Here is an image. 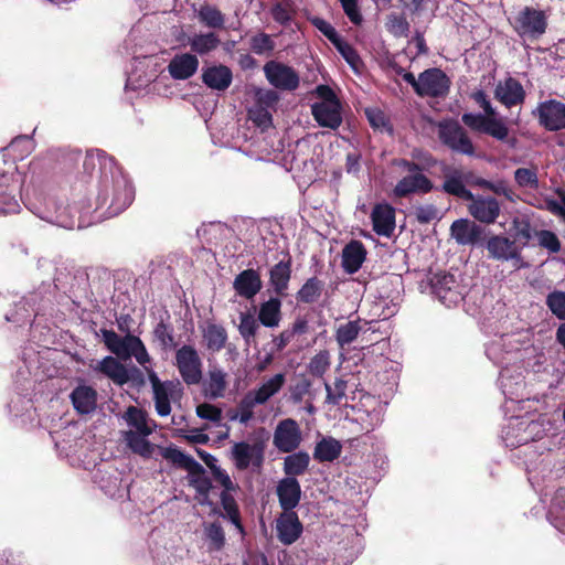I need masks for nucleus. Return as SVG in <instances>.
<instances>
[{
	"mask_svg": "<svg viewBox=\"0 0 565 565\" xmlns=\"http://www.w3.org/2000/svg\"><path fill=\"white\" fill-rule=\"evenodd\" d=\"M96 163L100 167L96 209L107 206V215L116 216L132 203L134 186L128 177L116 167L114 158L108 157L104 151L87 152L83 160V168L90 173Z\"/></svg>",
	"mask_w": 565,
	"mask_h": 565,
	"instance_id": "obj_1",
	"label": "nucleus"
},
{
	"mask_svg": "<svg viewBox=\"0 0 565 565\" xmlns=\"http://www.w3.org/2000/svg\"><path fill=\"white\" fill-rule=\"evenodd\" d=\"M444 182L440 190L451 196L468 202V213L479 223L494 224L500 216L501 205L493 196L473 194L467 189L468 182L461 169L445 164L441 169Z\"/></svg>",
	"mask_w": 565,
	"mask_h": 565,
	"instance_id": "obj_2",
	"label": "nucleus"
},
{
	"mask_svg": "<svg viewBox=\"0 0 565 565\" xmlns=\"http://www.w3.org/2000/svg\"><path fill=\"white\" fill-rule=\"evenodd\" d=\"M161 456L178 468L188 471L189 486L195 490L200 504H213L210 500V493L213 489L212 479L206 475V470L200 462L175 446L163 448Z\"/></svg>",
	"mask_w": 565,
	"mask_h": 565,
	"instance_id": "obj_3",
	"label": "nucleus"
},
{
	"mask_svg": "<svg viewBox=\"0 0 565 565\" xmlns=\"http://www.w3.org/2000/svg\"><path fill=\"white\" fill-rule=\"evenodd\" d=\"M462 122L471 130L486 134L495 140L507 142L514 147L516 138L509 139V127L502 118H497L487 114L466 113L461 117Z\"/></svg>",
	"mask_w": 565,
	"mask_h": 565,
	"instance_id": "obj_4",
	"label": "nucleus"
},
{
	"mask_svg": "<svg viewBox=\"0 0 565 565\" xmlns=\"http://www.w3.org/2000/svg\"><path fill=\"white\" fill-rule=\"evenodd\" d=\"M438 138L451 151L466 156L475 154V146L467 131L457 120L449 119L438 125Z\"/></svg>",
	"mask_w": 565,
	"mask_h": 565,
	"instance_id": "obj_5",
	"label": "nucleus"
},
{
	"mask_svg": "<svg viewBox=\"0 0 565 565\" xmlns=\"http://www.w3.org/2000/svg\"><path fill=\"white\" fill-rule=\"evenodd\" d=\"M547 14L533 7H524L514 17L513 29L521 38L536 40L547 29Z\"/></svg>",
	"mask_w": 565,
	"mask_h": 565,
	"instance_id": "obj_6",
	"label": "nucleus"
},
{
	"mask_svg": "<svg viewBox=\"0 0 565 565\" xmlns=\"http://www.w3.org/2000/svg\"><path fill=\"white\" fill-rule=\"evenodd\" d=\"M175 366L186 385H198L202 381V360L192 345L184 344L175 352Z\"/></svg>",
	"mask_w": 565,
	"mask_h": 565,
	"instance_id": "obj_7",
	"label": "nucleus"
},
{
	"mask_svg": "<svg viewBox=\"0 0 565 565\" xmlns=\"http://www.w3.org/2000/svg\"><path fill=\"white\" fill-rule=\"evenodd\" d=\"M488 257L499 262L512 260L515 269L526 267L522 256V247L504 235H492L486 242Z\"/></svg>",
	"mask_w": 565,
	"mask_h": 565,
	"instance_id": "obj_8",
	"label": "nucleus"
},
{
	"mask_svg": "<svg viewBox=\"0 0 565 565\" xmlns=\"http://www.w3.org/2000/svg\"><path fill=\"white\" fill-rule=\"evenodd\" d=\"M431 291L447 307L457 305L463 296V286L450 273H437L430 278Z\"/></svg>",
	"mask_w": 565,
	"mask_h": 565,
	"instance_id": "obj_9",
	"label": "nucleus"
},
{
	"mask_svg": "<svg viewBox=\"0 0 565 565\" xmlns=\"http://www.w3.org/2000/svg\"><path fill=\"white\" fill-rule=\"evenodd\" d=\"M263 70L266 79L276 89L294 92L299 87V74L291 66L271 60L264 65Z\"/></svg>",
	"mask_w": 565,
	"mask_h": 565,
	"instance_id": "obj_10",
	"label": "nucleus"
},
{
	"mask_svg": "<svg viewBox=\"0 0 565 565\" xmlns=\"http://www.w3.org/2000/svg\"><path fill=\"white\" fill-rule=\"evenodd\" d=\"M450 78L437 67L427 68L419 74V87L416 94L420 97L443 98L450 90Z\"/></svg>",
	"mask_w": 565,
	"mask_h": 565,
	"instance_id": "obj_11",
	"label": "nucleus"
},
{
	"mask_svg": "<svg viewBox=\"0 0 565 565\" xmlns=\"http://www.w3.org/2000/svg\"><path fill=\"white\" fill-rule=\"evenodd\" d=\"M266 441L256 439L252 445L246 441L235 443L232 447V459L238 470H246L250 465L260 468L265 458Z\"/></svg>",
	"mask_w": 565,
	"mask_h": 565,
	"instance_id": "obj_12",
	"label": "nucleus"
},
{
	"mask_svg": "<svg viewBox=\"0 0 565 565\" xmlns=\"http://www.w3.org/2000/svg\"><path fill=\"white\" fill-rule=\"evenodd\" d=\"M539 125L547 131L565 129V104L557 99H548L537 104L532 110Z\"/></svg>",
	"mask_w": 565,
	"mask_h": 565,
	"instance_id": "obj_13",
	"label": "nucleus"
},
{
	"mask_svg": "<svg viewBox=\"0 0 565 565\" xmlns=\"http://www.w3.org/2000/svg\"><path fill=\"white\" fill-rule=\"evenodd\" d=\"M302 435L298 423L292 418L280 420L274 431L273 444L278 451L290 454L299 448Z\"/></svg>",
	"mask_w": 565,
	"mask_h": 565,
	"instance_id": "obj_14",
	"label": "nucleus"
},
{
	"mask_svg": "<svg viewBox=\"0 0 565 565\" xmlns=\"http://www.w3.org/2000/svg\"><path fill=\"white\" fill-rule=\"evenodd\" d=\"M216 482L223 488L220 494V499L222 508L225 513H220V515H222L223 518H227L241 533H244V526L241 520L239 508L233 495L235 492L239 490V486L236 482H234L231 478L228 483L222 481Z\"/></svg>",
	"mask_w": 565,
	"mask_h": 565,
	"instance_id": "obj_15",
	"label": "nucleus"
},
{
	"mask_svg": "<svg viewBox=\"0 0 565 565\" xmlns=\"http://www.w3.org/2000/svg\"><path fill=\"white\" fill-rule=\"evenodd\" d=\"M434 183L424 173L408 174L402 178L393 189L395 198H407L412 194H427L434 190Z\"/></svg>",
	"mask_w": 565,
	"mask_h": 565,
	"instance_id": "obj_16",
	"label": "nucleus"
},
{
	"mask_svg": "<svg viewBox=\"0 0 565 565\" xmlns=\"http://www.w3.org/2000/svg\"><path fill=\"white\" fill-rule=\"evenodd\" d=\"M494 97L507 108H511L523 104L526 94L522 84L516 78L509 76L495 86Z\"/></svg>",
	"mask_w": 565,
	"mask_h": 565,
	"instance_id": "obj_17",
	"label": "nucleus"
},
{
	"mask_svg": "<svg viewBox=\"0 0 565 565\" xmlns=\"http://www.w3.org/2000/svg\"><path fill=\"white\" fill-rule=\"evenodd\" d=\"M292 258L287 252L281 260L269 269V284L278 297H286L291 279Z\"/></svg>",
	"mask_w": 565,
	"mask_h": 565,
	"instance_id": "obj_18",
	"label": "nucleus"
},
{
	"mask_svg": "<svg viewBox=\"0 0 565 565\" xmlns=\"http://www.w3.org/2000/svg\"><path fill=\"white\" fill-rule=\"evenodd\" d=\"M277 537L285 545L295 543L302 533V524L295 511H284L277 519Z\"/></svg>",
	"mask_w": 565,
	"mask_h": 565,
	"instance_id": "obj_19",
	"label": "nucleus"
},
{
	"mask_svg": "<svg viewBox=\"0 0 565 565\" xmlns=\"http://www.w3.org/2000/svg\"><path fill=\"white\" fill-rule=\"evenodd\" d=\"M450 231L451 236L460 245H476L484 236V228L468 218L455 221L450 226Z\"/></svg>",
	"mask_w": 565,
	"mask_h": 565,
	"instance_id": "obj_20",
	"label": "nucleus"
},
{
	"mask_svg": "<svg viewBox=\"0 0 565 565\" xmlns=\"http://www.w3.org/2000/svg\"><path fill=\"white\" fill-rule=\"evenodd\" d=\"M263 288L262 277L258 270L247 268L242 270L233 281L236 295L245 299H253Z\"/></svg>",
	"mask_w": 565,
	"mask_h": 565,
	"instance_id": "obj_21",
	"label": "nucleus"
},
{
	"mask_svg": "<svg viewBox=\"0 0 565 565\" xmlns=\"http://www.w3.org/2000/svg\"><path fill=\"white\" fill-rule=\"evenodd\" d=\"M341 103H315L311 114L319 126L337 129L342 124Z\"/></svg>",
	"mask_w": 565,
	"mask_h": 565,
	"instance_id": "obj_22",
	"label": "nucleus"
},
{
	"mask_svg": "<svg viewBox=\"0 0 565 565\" xmlns=\"http://www.w3.org/2000/svg\"><path fill=\"white\" fill-rule=\"evenodd\" d=\"M276 493L280 508L294 511L301 499V487L297 478H284L278 482Z\"/></svg>",
	"mask_w": 565,
	"mask_h": 565,
	"instance_id": "obj_23",
	"label": "nucleus"
},
{
	"mask_svg": "<svg viewBox=\"0 0 565 565\" xmlns=\"http://www.w3.org/2000/svg\"><path fill=\"white\" fill-rule=\"evenodd\" d=\"M373 231L391 237L395 230V210L390 204H376L371 214Z\"/></svg>",
	"mask_w": 565,
	"mask_h": 565,
	"instance_id": "obj_24",
	"label": "nucleus"
},
{
	"mask_svg": "<svg viewBox=\"0 0 565 565\" xmlns=\"http://www.w3.org/2000/svg\"><path fill=\"white\" fill-rule=\"evenodd\" d=\"M97 391L89 385H78L70 394L72 405L79 415L93 413L97 407Z\"/></svg>",
	"mask_w": 565,
	"mask_h": 565,
	"instance_id": "obj_25",
	"label": "nucleus"
},
{
	"mask_svg": "<svg viewBox=\"0 0 565 565\" xmlns=\"http://www.w3.org/2000/svg\"><path fill=\"white\" fill-rule=\"evenodd\" d=\"M202 82L211 89L224 92L233 82L232 70L226 65H213L203 70Z\"/></svg>",
	"mask_w": 565,
	"mask_h": 565,
	"instance_id": "obj_26",
	"label": "nucleus"
},
{
	"mask_svg": "<svg viewBox=\"0 0 565 565\" xmlns=\"http://www.w3.org/2000/svg\"><path fill=\"white\" fill-rule=\"evenodd\" d=\"M199 67L196 55L191 53L177 54L168 65L169 74L174 79H188L193 76Z\"/></svg>",
	"mask_w": 565,
	"mask_h": 565,
	"instance_id": "obj_27",
	"label": "nucleus"
},
{
	"mask_svg": "<svg viewBox=\"0 0 565 565\" xmlns=\"http://www.w3.org/2000/svg\"><path fill=\"white\" fill-rule=\"evenodd\" d=\"M366 258V248L363 243L352 239L342 249V268L347 274H355Z\"/></svg>",
	"mask_w": 565,
	"mask_h": 565,
	"instance_id": "obj_28",
	"label": "nucleus"
},
{
	"mask_svg": "<svg viewBox=\"0 0 565 565\" xmlns=\"http://www.w3.org/2000/svg\"><path fill=\"white\" fill-rule=\"evenodd\" d=\"M282 319L281 300L277 297H270L259 306L257 320L266 328H276Z\"/></svg>",
	"mask_w": 565,
	"mask_h": 565,
	"instance_id": "obj_29",
	"label": "nucleus"
},
{
	"mask_svg": "<svg viewBox=\"0 0 565 565\" xmlns=\"http://www.w3.org/2000/svg\"><path fill=\"white\" fill-rule=\"evenodd\" d=\"M461 175L466 179L469 186H477L484 190H489L497 195H504L507 199L511 200L513 191L508 186L507 182L503 180H499L497 182H492L486 180L481 177H478L473 171L468 170L465 171L461 169Z\"/></svg>",
	"mask_w": 565,
	"mask_h": 565,
	"instance_id": "obj_30",
	"label": "nucleus"
},
{
	"mask_svg": "<svg viewBox=\"0 0 565 565\" xmlns=\"http://www.w3.org/2000/svg\"><path fill=\"white\" fill-rule=\"evenodd\" d=\"M108 376L117 385H124L129 382V371L116 358L105 356L95 367Z\"/></svg>",
	"mask_w": 565,
	"mask_h": 565,
	"instance_id": "obj_31",
	"label": "nucleus"
},
{
	"mask_svg": "<svg viewBox=\"0 0 565 565\" xmlns=\"http://www.w3.org/2000/svg\"><path fill=\"white\" fill-rule=\"evenodd\" d=\"M221 40L214 32L194 33L188 36L186 44L198 55H206L218 47Z\"/></svg>",
	"mask_w": 565,
	"mask_h": 565,
	"instance_id": "obj_32",
	"label": "nucleus"
},
{
	"mask_svg": "<svg viewBox=\"0 0 565 565\" xmlns=\"http://www.w3.org/2000/svg\"><path fill=\"white\" fill-rule=\"evenodd\" d=\"M310 456L307 451H292L284 458L282 470L285 478L302 476L309 468Z\"/></svg>",
	"mask_w": 565,
	"mask_h": 565,
	"instance_id": "obj_33",
	"label": "nucleus"
},
{
	"mask_svg": "<svg viewBox=\"0 0 565 565\" xmlns=\"http://www.w3.org/2000/svg\"><path fill=\"white\" fill-rule=\"evenodd\" d=\"M342 452V445L333 437H323L313 449V459L319 462H332L337 460Z\"/></svg>",
	"mask_w": 565,
	"mask_h": 565,
	"instance_id": "obj_34",
	"label": "nucleus"
},
{
	"mask_svg": "<svg viewBox=\"0 0 565 565\" xmlns=\"http://www.w3.org/2000/svg\"><path fill=\"white\" fill-rule=\"evenodd\" d=\"M202 337L206 350L213 353L223 350L228 339L226 329L217 323H207L202 332Z\"/></svg>",
	"mask_w": 565,
	"mask_h": 565,
	"instance_id": "obj_35",
	"label": "nucleus"
},
{
	"mask_svg": "<svg viewBox=\"0 0 565 565\" xmlns=\"http://www.w3.org/2000/svg\"><path fill=\"white\" fill-rule=\"evenodd\" d=\"M324 281L317 276L309 277L296 292V300L299 303L311 305L322 296Z\"/></svg>",
	"mask_w": 565,
	"mask_h": 565,
	"instance_id": "obj_36",
	"label": "nucleus"
},
{
	"mask_svg": "<svg viewBox=\"0 0 565 565\" xmlns=\"http://www.w3.org/2000/svg\"><path fill=\"white\" fill-rule=\"evenodd\" d=\"M286 384L285 373H277L263 382L257 388L252 390L255 398H257L262 405L266 404L273 396L278 394Z\"/></svg>",
	"mask_w": 565,
	"mask_h": 565,
	"instance_id": "obj_37",
	"label": "nucleus"
},
{
	"mask_svg": "<svg viewBox=\"0 0 565 565\" xmlns=\"http://www.w3.org/2000/svg\"><path fill=\"white\" fill-rule=\"evenodd\" d=\"M227 388L226 373L222 369L209 371V379L204 384V394L211 399L224 397Z\"/></svg>",
	"mask_w": 565,
	"mask_h": 565,
	"instance_id": "obj_38",
	"label": "nucleus"
},
{
	"mask_svg": "<svg viewBox=\"0 0 565 565\" xmlns=\"http://www.w3.org/2000/svg\"><path fill=\"white\" fill-rule=\"evenodd\" d=\"M204 536L210 553L220 552L226 545L225 531L218 521L204 525Z\"/></svg>",
	"mask_w": 565,
	"mask_h": 565,
	"instance_id": "obj_39",
	"label": "nucleus"
},
{
	"mask_svg": "<svg viewBox=\"0 0 565 565\" xmlns=\"http://www.w3.org/2000/svg\"><path fill=\"white\" fill-rule=\"evenodd\" d=\"M199 21L211 29H223L225 24V15L222 11L212 4H202L198 11Z\"/></svg>",
	"mask_w": 565,
	"mask_h": 565,
	"instance_id": "obj_40",
	"label": "nucleus"
},
{
	"mask_svg": "<svg viewBox=\"0 0 565 565\" xmlns=\"http://www.w3.org/2000/svg\"><path fill=\"white\" fill-rule=\"evenodd\" d=\"M125 418L128 425L135 427L141 435L149 436L152 434L153 428L148 425V414L143 409L129 406L126 411Z\"/></svg>",
	"mask_w": 565,
	"mask_h": 565,
	"instance_id": "obj_41",
	"label": "nucleus"
},
{
	"mask_svg": "<svg viewBox=\"0 0 565 565\" xmlns=\"http://www.w3.org/2000/svg\"><path fill=\"white\" fill-rule=\"evenodd\" d=\"M152 335L154 341L163 351L177 349L178 343L174 339L173 327L163 320L159 321L153 328Z\"/></svg>",
	"mask_w": 565,
	"mask_h": 565,
	"instance_id": "obj_42",
	"label": "nucleus"
},
{
	"mask_svg": "<svg viewBox=\"0 0 565 565\" xmlns=\"http://www.w3.org/2000/svg\"><path fill=\"white\" fill-rule=\"evenodd\" d=\"M177 385H179V383L166 381L164 386L153 391L154 408L159 416L164 417L171 413L169 393H171Z\"/></svg>",
	"mask_w": 565,
	"mask_h": 565,
	"instance_id": "obj_43",
	"label": "nucleus"
},
{
	"mask_svg": "<svg viewBox=\"0 0 565 565\" xmlns=\"http://www.w3.org/2000/svg\"><path fill=\"white\" fill-rule=\"evenodd\" d=\"M259 321L249 312L239 313V324L237 327L239 335L245 344L250 345L255 341L259 329Z\"/></svg>",
	"mask_w": 565,
	"mask_h": 565,
	"instance_id": "obj_44",
	"label": "nucleus"
},
{
	"mask_svg": "<svg viewBox=\"0 0 565 565\" xmlns=\"http://www.w3.org/2000/svg\"><path fill=\"white\" fill-rule=\"evenodd\" d=\"M262 403L255 398L252 391L247 392L237 404V414L232 419H238L241 424H247L254 417V408Z\"/></svg>",
	"mask_w": 565,
	"mask_h": 565,
	"instance_id": "obj_45",
	"label": "nucleus"
},
{
	"mask_svg": "<svg viewBox=\"0 0 565 565\" xmlns=\"http://www.w3.org/2000/svg\"><path fill=\"white\" fill-rule=\"evenodd\" d=\"M361 330L360 320L341 324L335 331V340L339 347L343 349L345 345H350L358 338Z\"/></svg>",
	"mask_w": 565,
	"mask_h": 565,
	"instance_id": "obj_46",
	"label": "nucleus"
},
{
	"mask_svg": "<svg viewBox=\"0 0 565 565\" xmlns=\"http://www.w3.org/2000/svg\"><path fill=\"white\" fill-rule=\"evenodd\" d=\"M195 451L200 459L211 470L212 477L215 481H222L225 483L230 482V475L227 473L226 470L217 466V459L213 455L209 454L207 451L201 448H196Z\"/></svg>",
	"mask_w": 565,
	"mask_h": 565,
	"instance_id": "obj_47",
	"label": "nucleus"
},
{
	"mask_svg": "<svg viewBox=\"0 0 565 565\" xmlns=\"http://www.w3.org/2000/svg\"><path fill=\"white\" fill-rule=\"evenodd\" d=\"M270 14L275 22L287 25L295 14L294 3L291 0H280L273 4Z\"/></svg>",
	"mask_w": 565,
	"mask_h": 565,
	"instance_id": "obj_48",
	"label": "nucleus"
},
{
	"mask_svg": "<svg viewBox=\"0 0 565 565\" xmlns=\"http://www.w3.org/2000/svg\"><path fill=\"white\" fill-rule=\"evenodd\" d=\"M147 436L141 435L138 431L128 430L125 433V440L127 441L128 447L138 455L146 456L149 455L151 445L146 439Z\"/></svg>",
	"mask_w": 565,
	"mask_h": 565,
	"instance_id": "obj_49",
	"label": "nucleus"
},
{
	"mask_svg": "<svg viewBox=\"0 0 565 565\" xmlns=\"http://www.w3.org/2000/svg\"><path fill=\"white\" fill-rule=\"evenodd\" d=\"M534 235L539 241V246L548 250L552 254H557L562 244L557 235L550 230H539L534 231Z\"/></svg>",
	"mask_w": 565,
	"mask_h": 565,
	"instance_id": "obj_50",
	"label": "nucleus"
},
{
	"mask_svg": "<svg viewBox=\"0 0 565 565\" xmlns=\"http://www.w3.org/2000/svg\"><path fill=\"white\" fill-rule=\"evenodd\" d=\"M409 28V22L404 15L393 13L387 17L386 29L395 38L408 36Z\"/></svg>",
	"mask_w": 565,
	"mask_h": 565,
	"instance_id": "obj_51",
	"label": "nucleus"
},
{
	"mask_svg": "<svg viewBox=\"0 0 565 565\" xmlns=\"http://www.w3.org/2000/svg\"><path fill=\"white\" fill-rule=\"evenodd\" d=\"M333 45L352 68L356 70L359 65L362 64L356 50L342 38H340L338 42L333 43Z\"/></svg>",
	"mask_w": 565,
	"mask_h": 565,
	"instance_id": "obj_52",
	"label": "nucleus"
},
{
	"mask_svg": "<svg viewBox=\"0 0 565 565\" xmlns=\"http://www.w3.org/2000/svg\"><path fill=\"white\" fill-rule=\"evenodd\" d=\"M249 46L255 54L263 55L274 51L275 42L271 40L269 34L259 32L250 38Z\"/></svg>",
	"mask_w": 565,
	"mask_h": 565,
	"instance_id": "obj_53",
	"label": "nucleus"
},
{
	"mask_svg": "<svg viewBox=\"0 0 565 565\" xmlns=\"http://www.w3.org/2000/svg\"><path fill=\"white\" fill-rule=\"evenodd\" d=\"M330 366V355L328 351H320L311 358L308 370L312 376L322 377Z\"/></svg>",
	"mask_w": 565,
	"mask_h": 565,
	"instance_id": "obj_54",
	"label": "nucleus"
},
{
	"mask_svg": "<svg viewBox=\"0 0 565 565\" xmlns=\"http://www.w3.org/2000/svg\"><path fill=\"white\" fill-rule=\"evenodd\" d=\"M365 115L369 120L370 126L373 129L386 130L390 134L393 132V128L390 124V119L386 115L377 109V108H367L365 109Z\"/></svg>",
	"mask_w": 565,
	"mask_h": 565,
	"instance_id": "obj_55",
	"label": "nucleus"
},
{
	"mask_svg": "<svg viewBox=\"0 0 565 565\" xmlns=\"http://www.w3.org/2000/svg\"><path fill=\"white\" fill-rule=\"evenodd\" d=\"M324 387L327 392V402L332 405H339L342 398L345 397L348 382L342 379H337L333 386L326 383Z\"/></svg>",
	"mask_w": 565,
	"mask_h": 565,
	"instance_id": "obj_56",
	"label": "nucleus"
},
{
	"mask_svg": "<svg viewBox=\"0 0 565 565\" xmlns=\"http://www.w3.org/2000/svg\"><path fill=\"white\" fill-rule=\"evenodd\" d=\"M546 305L558 319L565 320V292L553 291L547 296Z\"/></svg>",
	"mask_w": 565,
	"mask_h": 565,
	"instance_id": "obj_57",
	"label": "nucleus"
},
{
	"mask_svg": "<svg viewBox=\"0 0 565 565\" xmlns=\"http://www.w3.org/2000/svg\"><path fill=\"white\" fill-rule=\"evenodd\" d=\"M514 180L519 186L536 188L539 184L537 173L535 169L519 168L514 172Z\"/></svg>",
	"mask_w": 565,
	"mask_h": 565,
	"instance_id": "obj_58",
	"label": "nucleus"
},
{
	"mask_svg": "<svg viewBox=\"0 0 565 565\" xmlns=\"http://www.w3.org/2000/svg\"><path fill=\"white\" fill-rule=\"evenodd\" d=\"M196 415L212 423H220L222 420V409L210 403H202L196 406Z\"/></svg>",
	"mask_w": 565,
	"mask_h": 565,
	"instance_id": "obj_59",
	"label": "nucleus"
},
{
	"mask_svg": "<svg viewBox=\"0 0 565 565\" xmlns=\"http://www.w3.org/2000/svg\"><path fill=\"white\" fill-rule=\"evenodd\" d=\"M310 387L311 382L306 377H302L297 383L291 385L289 387L291 402L295 404L301 403L303 401V397L309 393Z\"/></svg>",
	"mask_w": 565,
	"mask_h": 565,
	"instance_id": "obj_60",
	"label": "nucleus"
},
{
	"mask_svg": "<svg viewBox=\"0 0 565 565\" xmlns=\"http://www.w3.org/2000/svg\"><path fill=\"white\" fill-rule=\"evenodd\" d=\"M311 24L319 30L332 44L341 38L337 30L324 19L315 17L310 20Z\"/></svg>",
	"mask_w": 565,
	"mask_h": 565,
	"instance_id": "obj_61",
	"label": "nucleus"
},
{
	"mask_svg": "<svg viewBox=\"0 0 565 565\" xmlns=\"http://www.w3.org/2000/svg\"><path fill=\"white\" fill-rule=\"evenodd\" d=\"M512 224L513 227L516 230L514 241H522L521 247H525L529 244V241L532 238L533 234L531 223L529 221H520L519 218H514Z\"/></svg>",
	"mask_w": 565,
	"mask_h": 565,
	"instance_id": "obj_62",
	"label": "nucleus"
},
{
	"mask_svg": "<svg viewBox=\"0 0 565 565\" xmlns=\"http://www.w3.org/2000/svg\"><path fill=\"white\" fill-rule=\"evenodd\" d=\"M340 3L349 20L353 24L360 25L363 21V17L358 4V0H341Z\"/></svg>",
	"mask_w": 565,
	"mask_h": 565,
	"instance_id": "obj_63",
	"label": "nucleus"
},
{
	"mask_svg": "<svg viewBox=\"0 0 565 565\" xmlns=\"http://www.w3.org/2000/svg\"><path fill=\"white\" fill-rule=\"evenodd\" d=\"M414 214L418 223L428 224L437 217L438 210L433 204L419 205Z\"/></svg>",
	"mask_w": 565,
	"mask_h": 565,
	"instance_id": "obj_64",
	"label": "nucleus"
}]
</instances>
